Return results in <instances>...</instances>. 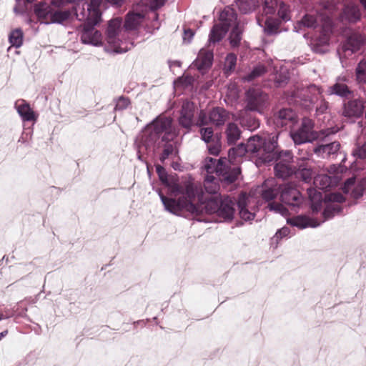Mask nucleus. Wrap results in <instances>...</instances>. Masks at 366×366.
<instances>
[{
    "label": "nucleus",
    "instance_id": "7",
    "mask_svg": "<svg viewBox=\"0 0 366 366\" xmlns=\"http://www.w3.org/2000/svg\"><path fill=\"white\" fill-rule=\"evenodd\" d=\"M104 0H91L89 4L86 2L78 4L75 8V14L79 21H85V23L98 24L102 18L100 7Z\"/></svg>",
    "mask_w": 366,
    "mask_h": 366
},
{
    "label": "nucleus",
    "instance_id": "42",
    "mask_svg": "<svg viewBox=\"0 0 366 366\" xmlns=\"http://www.w3.org/2000/svg\"><path fill=\"white\" fill-rule=\"evenodd\" d=\"M297 178L301 179L305 182H309L312 178V170L310 167H305L300 165L294 173Z\"/></svg>",
    "mask_w": 366,
    "mask_h": 366
},
{
    "label": "nucleus",
    "instance_id": "31",
    "mask_svg": "<svg viewBox=\"0 0 366 366\" xmlns=\"http://www.w3.org/2000/svg\"><path fill=\"white\" fill-rule=\"evenodd\" d=\"M248 202V197L246 193H241L238 197L237 205L239 209V214L240 217L245 220H250L252 213L246 209Z\"/></svg>",
    "mask_w": 366,
    "mask_h": 366
},
{
    "label": "nucleus",
    "instance_id": "30",
    "mask_svg": "<svg viewBox=\"0 0 366 366\" xmlns=\"http://www.w3.org/2000/svg\"><path fill=\"white\" fill-rule=\"evenodd\" d=\"M262 21L259 17H257V23L262 29L264 34L272 35L277 33L279 24L275 19L267 17L264 24H262Z\"/></svg>",
    "mask_w": 366,
    "mask_h": 366
},
{
    "label": "nucleus",
    "instance_id": "52",
    "mask_svg": "<svg viewBox=\"0 0 366 366\" xmlns=\"http://www.w3.org/2000/svg\"><path fill=\"white\" fill-rule=\"evenodd\" d=\"M115 102V111H122L126 109L130 104V100L129 98L124 96H121L117 99H114Z\"/></svg>",
    "mask_w": 366,
    "mask_h": 366
},
{
    "label": "nucleus",
    "instance_id": "62",
    "mask_svg": "<svg viewBox=\"0 0 366 366\" xmlns=\"http://www.w3.org/2000/svg\"><path fill=\"white\" fill-rule=\"evenodd\" d=\"M83 0H52L51 3L56 6H61L68 3H77Z\"/></svg>",
    "mask_w": 366,
    "mask_h": 366
},
{
    "label": "nucleus",
    "instance_id": "35",
    "mask_svg": "<svg viewBox=\"0 0 366 366\" xmlns=\"http://www.w3.org/2000/svg\"><path fill=\"white\" fill-rule=\"evenodd\" d=\"M71 16V13L68 10L51 11L49 14V19L45 21L46 24H62Z\"/></svg>",
    "mask_w": 366,
    "mask_h": 366
},
{
    "label": "nucleus",
    "instance_id": "6",
    "mask_svg": "<svg viewBox=\"0 0 366 366\" xmlns=\"http://www.w3.org/2000/svg\"><path fill=\"white\" fill-rule=\"evenodd\" d=\"M204 167L208 174L216 173L219 180L227 184L235 182L240 174V169L235 166L231 167L226 158L219 160L212 157L207 158Z\"/></svg>",
    "mask_w": 366,
    "mask_h": 366
},
{
    "label": "nucleus",
    "instance_id": "55",
    "mask_svg": "<svg viewBox=\"0 0 366 366\" xmlns=\"http://www.w3.org/2000/svg\"><path fill=\"white\" fill-rule=\"evenodd\" d=\"M267 71V67L263 64H257L253 66V79L264 74Z\"/></svg>",
    "mask_w": 366,
    "mask_h": 366
},
{
    "label": "nucleus",
    "instance_id": "59",
    "mask_svg": "<svg viewBox=\"0 0 366 366\" xmlns=\"http://www.w3.org/2000/svg\"><path fill=\"white\" fill-rule=\"evenodd\" d=\"M328 200L332 202L331 204H337L345 202V198L340 193H332L329 195Z\"/></svg>",
    "mask_w": 366,
    "mask_h": 366
},
{
    "label": "nucleus",
    "instance_id": "9",
    "mask_svg": "<svg viewBox=\"0 0 366 366\" xmlns=\"http://www.w3.org/2000/svg\"><path fill=\"white\" fill-rule=\"evenodd\" d=\"M320 22H322L324 26H330L332 23L326 10L323 12L312 11L305 14L302 19L296 23L294 30L299 32L302 27L315 29Z\"/></svg>",
    "mask_w": 366,
    "mask_h": 366
},
{
    "label": "nucleus",
    "instance_id": "22",
    "mask_svg": "<svg viewBox=\"0 0 366 366\" xmlns=\"http://www.w3.org/2000/svg\"><path fill=\"white\" fill-rule=\"evenodd\" d=\"M295 119V112L290 108H283L274 116V122L277 127H284Z\"/></svg>",
    "mask_w": 366,
    "mask_h": 366
},
{
    "label": "nucleus",
    "instance_id": "11",
    "mask_svg": "<svg viewBox=\"0 0 366 366\" xmlns=\"http://www.w3.org/2000/svg\"><path fill=\"white\" fill-rule=\"evenodd\" d=\"M122 22V19L119 18L110 20L107 31V42L114 46V51L117 53L126 52L129 49L127 46L122 47L120 46L119 36L121 31Z\"/></svg>",
    "mask_w": 366,
    "mask_h": 366
},
{
    "label": "nucleus",
    "instance_id": "40",
    "mask_svg": "<svg viewBox=\"0 0 366 366\" xmlns=\"http://www.w3.org/2000/svg\"><path fill=\"white\" fill-rule=\"evenodd\" d=\"M290 79L289 72L287 69L281 68L274 76V81L275 86L277 87L284 86L286 85Z\"/></svg>",
    "mask_w": 366,
    "mask_h": 366
},
{
    "label": "nucleus",
    "instance_id": "44",
    "mask_svg": "<svg viewBox=\"0 0 366 366\" xmlns=\"http://www.w3.org/2000/svg\"><path fill=\"white\" fill-rule=\"evenodd\" d=\"M355 74L358 82L366 84V59L358 63L355 69Z\"/></svg>",
    "mask_w": 366,
    "mask_h": 366
},
{
    "label": "nucleus",
    "instance_id": "26",
    "mask_svg": "<svg viewBox=\"0 0 366 366\" xmlns=\"http://www.w3.org/2000/svg\"><path fill=\"white\" fill-rule=\"evenodd\" d=\"M268 99L267 94L261 90L253 89V112L257 111L262 113L268 105Z\"/></svg>",
    "mask_w": 366,
    "mask_h": 366
},
{
    "label": "nucleus",
    "instance_id": "36",
    "mask_svg": "<svg viewBox=\"0 0 366 366\" xmlns=\"http://www.w3.org/2000/svg\"><path fill=\"white\" fill-rule=\"evenodd\" d=\"M52 11L50 6L47 5L45 3L40 2L35 5L34 6V13L39 18L44 19L46 21H48L49 19V14H51Z\"/></svg>",
    "mask_w": 366,
    "mask_h": 366
},
{
    "label": "nucleus",
    "instance_id": "16",
    "mask_svg": "<svg viewBox=\"0 0 366 366\" xmlns=\"http://www.w3.org/2000/svg\"><path fill=\"white\" fill-rule=\"evenodd\" d=\"M214 59L212 51L202 49L191 66L195 67L202 74L211 67Z\"/></svg>",
    "mask_w": 366,
    "mask_h": 366
},
{
    "label": "nucleus",
    "instance_id": "53",
    "mask_svg": "<svg viewBox=\"0 0 366 366\" xmlns=\"http://www.w3.org/2000/svg\"><path fill=\"white\" fill-rule=\"evenodd\" d=\"M252 0H235L236 4L238 6L239 11L244 14H248L250 12Z\"/></svg>",
    "mask_w": 366,
    "mask_h": 366
},
{
    "label": "nucleus",
    "instance_id": "8",
    "mask_svg": "<svg viewBox=\"0 0 366 366\" xmlns=\"http://www.w3.org/2000/svg\"><path fill=\"white\" fill-rule=\"evenodd\" d=\"M314 127L315 123L311 119L302 118L300 127L290 132V137L295 144L300 145L312 142L319 138L320 132H315Z\"/></svg>",
    "mask_w": 366,
    "mask_h": 366
},
{
    "label": "nucleus",
    "instance_id": "64",
    "mask_svg": "<svg viewBox=\"0 0 366 366\" xmlns=\"http://www.w3.org/2000/svg\"><path fill=\"white\" fill-rule=\"evenodd\" d=\"M251 89H249L247 91V106H246V110L247 111H252V96L250 95Z\"/></svg>",
    "mask_w": 366,
    "mask_h": 366
},
{
    "label": "nucleus",
    "instance_id": "20",
    "mask_svg": "<svg viewBox=\"0 0 366 366\" xmlns=\"http://www.w3.org/2000/svg\"><path fill=\"white\" fill-rule=\"evenodd\" d=\"M365 37L360 34H354L350 36L342 46L343 51L352 54L359 51L364 44Z\"/></svg>",
    "mask_w": 366,
    "mask_h": 366
},
{
    "label": "nucleus",
    "instance_id": "56",
    "mask_svg": "<svg viewBox=\"0 0 366 366\" xmlns=\"http://www.w3.org/2000/svg\"><path fill=\"white\" fill-rule=\"evenodd\" d=\"M156 172L159 176V178L161 182L163 183H167L168 182V176L166 172V169L162 165L157 164L156 165Z\"/></svg>",
    "mask_w": 366,
    "mask_h": 366
},
{
    "label": "nucleus",
    "instance_id": "2",
    "mask_svg": "<svg viewBox=\"0 0 366 366\" xmlns=\"http://www.w3.org/2000/svg\"><path fill=\"white\" fill-rule=\"evenodd\" d=\"M219 23L212 28L209 35V43L216 44L220 41L228 31L232 28L229 34V43L233 47L238 46L242 39V26L237 22V16L233 9L227 6L219 14Z\"/></svg>",
    "mask_w": 366,
    "mask_h": 366
},
{
    "label": "nucleus",
    "instance_id": "38",
    "mask_svg": "<svg viewBox=\"0 0 366 366\" xmlns=\"http://www.w3.org/2000/svg\"><path fill=\"white\" fill-rule=\"evenodd\" d=\"M24 34L21 29L13 30L9 36V41L11 46L19 48L23 44Z\"/></svg>",
    "mask_w": 366,
    "mask_h": 366
},
{
    "label": "nucleus",
    "instance_id": "14",
    "mask_svg": "<svg viewBox=\"0 0 366 366\" xmlns=\"http://www.w3.org/2000/svg\"><path fill=\"white\" fill-rule=\"evenodd\" d=\"M195 107L194 103L191 101L186 100L183 102L178 119L179 124L182 127L190 130L192 127L194 125Z\"/></svg>",
    "mask_w": 366,
    "mask_h": 366
},
{
    "label": "nucleus",
    "instance_id": "57",
    "mask_svg": "<svg viewBox=\"0 0 366 366\" xmlns=\"http://www.w3.org/2000/svg\"><path fill=\"white\" fill-rule=\"evenodd\" d=\"M355 184H356L355 177L348 178L347 179L345 180L342 189L344 193L349 194Z\"/></svg>",
    "mask_w": 366,
    "mask_h": 366
},
{
    "label": "nucleus",
    "instance_id": "37",
    "mask_svg": "<svg viewBox=\"0 0 366 366\" xmlns=\"http://www.w3.org/2000/svg\"><path fill=\"white\" fill-rule=\"evenodd\" d=\"M314 184L320 189H327L332 186V177L327 174L318 175L315 178Z\"/></svg>",
    "mask_w": 366,
    "mask_h": 366
},
{
    "label": "nucleus",
    "instance_id": "3",
    "mask_svg": "<svg viewBox=\"0 0 366 366\" xmlns=\"http://www.w3.org/2000/svg\"><path fill=\"white\" fill-rule=\"evenodd\" d=\"M180 192L186 197H179L177 200L167 198L163 194H160V199L164 209L176 215H179L182 211L198 214L200 211L194 202L196 198L198 199V195H201V192H204L202 188L188 182L182 189Z\"/></svg>",
    "mask_w": 366,
    "mask_h": 366
},
{
    "label": "nucleus",
    "instance_id": "27",
    "mask_svg": "<svg viewBox=\"0 0 366 366\" xmlns=\"http://www.w3.org/2000/svg\"><path fill=\"white\" fill-rule=\"evenodd\" d=\"M274 179H267L266 180L262 187V189L259 192H261V195L263 199L267 202L273 200L277 195V189L274 186H273Z\"/></svg>",
    "mask_w": 366,
    "mask_h": 366
},
{
    "label": "nucleus",
    "instance_id": "46",
    "mask_svg": "<svg viewBox=\"0 0 366 366\" xmlns=\"http://www.w3.org/2000/svg\"><path fill=\"white\" fill-rule=\"evenodd\" d=\"M365 189L366 180L362 179L360 182L355 185L349 194H350L353 198L359 199L363 195Z\"/></svg>",
    "mask_w": 366,
    "mask_h": 366
},
{
    "label": "nucleus",
    "instance_id": "21",
    "mask_svg": "<svg viewBox=\"0 0 366 366\" xmlns=\"http://www.w3.org/2000/svg\"><path fill=\"white\" fill-rule=\"evenodd\" d=\"M287 224L291 226L296 227L299 229H305L307 227H317L320 225V222L309 218L306 216L298 215L292 218H287Z\"/></svg>",
    "mask_w": 366,
    "mask_h": 366
},
{
    "label": "nucleus",
    "instance_id": "58",
    "mask_svg": "<svg viewBox=\"0 0 366 366\" xmlns=\"http://www.w3.org/2000/svg\"><path fill=\"white\" fill-rule=\"evenodd\" d=\"M320 104L316 107V112L317 114H324L327 112L329 108V103L322 98L319 100Z\"/></svg>",
    "mask_w": 366,
    "mask_h": 366
},
{
    "label": "nucleus",
    "instance_id": "15",
    "mask_svg": "<svg viewBox=\"0 0 366 366\" xmlns=\"http://www.w3.org/2000/svg\"><path fill=\"white\" fill-rule=\"evenodd\" d=\"M90 23H84L81 31V41L83 44L99 46L102 44V34Z\"/></svg>",
    "mask_w": 366,
    "mask_h": 366
},
{
    "label": "nucleus",
    "instance_id": "43",
    "mask_svg": "<svg viewBox=\"0 0 366 366\" xmlns=\"http://www.w3.org/2000/svg\"><path fill=\"white\" fill-rule=\"evenodd\" d=\"M204 189L208 194H214L219 189L216 179L213 176L207 175L204 184Z\"/></svg>",
    "mask_w": 366,
    "mask_h": 366
},
{
    "label": "nucleus",
    "instance_id": "5",
    "mask_svg": "<svg viewBox=\"0 0 366 366\" xmlns=\"http://www.w3.org/2000/svg\"><path fill=\"white\" fill-rule=\"evenodd\" d=\"M148 135L145 142L147 146L156 142L159 139L165 141L175 139L177 136L176 129L172 126V119L167 117L159 116L147 127Z\"/></svg>",
    "mask_w": 366,
    "mask_h": 366
},
{
    "label": "nucleus",
    "instance_id": "51",
    "mask_svg": "<svg viewBox=\"0 0 366 366\" xmlns=\"http://www.w3.org/2000/svg\"><path fill=\"white\" fill-rule=\"evenodd\" d=\"M269 211L280 214L283 217H287L289 214L287 209L280 203L270 202L267 207Z\"/></svg>",
    "mask_w": 366,
    "mask_h": 366
},
{
    "label": "nucleus",
    "instance_id": "39",
    "mask_svg": "<svg viewBox=\"0 0 366 366\" xmlns=\"http://www.w3.org/2000/svg\"><path fill=\"white\" fill-rule=\"evenodd\" d=\"M342 210V207L337 204H327L322 212L324 217L322 222L332 218L335 214L341 213Z\"/></svg>",
    "mask_w": 366,
    "mask_h": 366
},
{
    "label": "nucleus",
    "instance_id": "12",
    "mask_svg": "<svg viewBox=\"0 0 366 366\" xmlns=\"http://www.w3.org/2000/svg\"><path fill=\"white\" fill-rule=\"evenodd\" d=\"M322 89L315 84H311L306 89L301 91L297 97L301 104L307 109H310L319 102L322 97Z\"/></svg>",
    "mask_w": 366,
    "mask_h": 366
},
{
    "label": "nucleus",
    "instance_id": "18",
    "mask_svg": "<svg viewBox=\"0 0 366 366\" xmlns=\"http://www.w3.org/2000/svg\"><path fill=\"white\" fill-rule=\"evenodd\" d=\"M157 148L162 149V153L159 154V160L162 163L169 157H175L179 152L177 142L175 139L165 141L160 140L157 144Z\"/></svg>",
    "mask_w": 366,
    "mask_h": 366
},
{
    "label": "nucleus",
    "instance_id": "24",
    "mask_svg": "<svg viewBox=\"0 0 366 366\" xmlns=\"http://www.w3.org/2000/svg\"><path fill=\"white\" fill-rule=\"evenodd\" d=\"M229 119V112L224 108L217 107L209 111V120L216 127H221Z\"/></svg>",
    "mask_w": 366,
    "mask_h": 366
},
{
    "label": "nucleus",
    "instance_id": "63",
    "mask_svg": "<svg viewBox=\"0 0 366 366\" xmlns=\"http://www.w3.org/2000/svg\"><path fill=\"white\" fill-rule=\"evenodd\" d=\"M166 0H150V6L152 9H158L165 4Z\"/></svg>",
    "mask_w": 366,
    "mask_h": 366
},
{
    "label": "nucleus",
    "instance_id": "29",
    "mask_svg": "<svg viewBox=\"0 0 366 366\" xmlns=\"http://www.w3.org/2000/svg\"><path fill=\"white\" fill-rule=\"evenodd\" d=\"M227 142L229 145L234 144L241 137V131L239 127L233 122L227 124L225 129Z\"/></svg>",
    "mask_w": 366,
    "mask_h": 366
},
{
    "label": "nucleus",
    "instance_id": "34",
    "mask_svg": "<svg viewBox=\"0 0 366 366\" xmlns=\"http://www.w3.org/2000/svg\"><path fill=\"white\" fill-rule=\"evenodd\" d=\"M307 193L311 201L310 207L312 212H318L322 207V194L312 188L307 189Z\"/></svg>",
    "mask_w": 366,
    "mask_h": 366
},
{
    "label": "nucleus",
    "instance_id": "41",
    "mask_svg": "<svg viewBox=\"0 0 366 366\" xmlns=\"http://www.w3.org/2000/svg\"><path fill=\"white\" fill-rule=\"evenodd\" d=\"M247 152V145L244 143L239 144L237 147H232L228 151V157L230 159H234L236 157H242Z\"/></svg>",
    "mask_w": 366,
    "mask_h": 366
},
{
    "label": "nucleus",
    "instance_id": "45",
    "mask_svg": "<svg viewBox=\"0 0 366 366\" xmlns=\"http://www.w3.org/2000/svg\"><path fill=\"white\" fill-rule=\"evenodd\" d=\"M237 63V56L235 54L230 53L227 55L224 63V70L226 74H230L235 69Z\"/></svg>",
    "mask_w": 366,
    "mask_h": 366
},
{
    "label": "nucleus",
    "instance_id": "47",
    "mask_svg": "<svg viewBox=\"0 0 366 366\" xmlns=\"http://www.w3.org/2000/svg\"><path fill=\"white\" fill-rule=\"evenodd\" d=\"M277 14L279 17L284 21H288L291 19L290 11L289 6L284 2H280L277 6Z\"/></svg>",
    "mask_w": 366,
    "mask_h": 366
},
{
    "label": "nucleus",
    "instance_id": "33",
    "mask_svg": "<svg viewBox=\"0 0 366 366\" xmlns=\"http://www.w3.org/2000/svg\"><path fill=\"white\" fill-rule=\"evenodd\" d=\"M327 94L340 97H347L351 94V91L345 84L336 82L328 88Z\"/></svg>",
    "mask_w": 366,
    "mask_h": 366
},
{
    "label": "nucleus",
    "instance_id": "60",
    "mask_svg": "<svg viewBox=\"0 0 366 366\" xmlns=\"http://www.w3.org/2000/svg\"><path fill=\"white\" fill-rule=\"evenodd\" d=\"M352 155L360 159H366V142L360 147L356 148L352 152Z\"/></svg>",
    "mask_w": 366,
    "mask_h": 366
},
{
    "label": "nucleus",
    "instance_id": "17",
    "mask_svg": "<svg viewBox=\"0 0 366 366\" xmlns=\"http://www.w3.org/2000/svg\"><path fill=\"white\" fill-rule=\"evenodd\" d=\"M365 108V104L362 99L350 100L344 104L342 115L347 118H359L363 114Z\"/></svg>",
    "mask_w": 366,
    "mask_h": 366
},
{
    "label": "nucleus",
    "instance_id": "13",
    "mask_svg": "<svg viewBox=\"0 0 366 366\" xmlns=\"http://www.w3.org/2000/svg\"><path fill=\"white\" fill-rule=\"evenodd\" d=\"M280 199L284 204L293 208L299 207L302 202L300 192L291 184H286L282 187Z\"/></svg>",
    "mask_w": 366,
    "mask_h": 366
},
{
    "label": "nucleus",
    "instance_id": "32",
    "mask_svg": "<svg viewBox=\"0 0 366 366\" xmlns=\"http://www.w3.org/2000/svg\"><path fill=\"white\" fill-rule=\"evenodd\" d=\"M143 19L144 16L139 13H129L126 16L124 26L126 30H134L142 23Z\"/></svg>",
    "mask_w": 366,
    "mask_h": 366
},
{
    "label": "nucleus",
    "instance_id": "28",
    "mask_svg": "<svg viewBox=\"0 0 366 366\" xmlns=\"http://www.w3.org/2000/svg\"><path fill=\"white\" fill-rule=\"evenodd\" d=\"M15 108L24 122H30L35 119L33 110L24 100H22L20 104L16 102L15 104Z\"/></svg>",
    "mask_w": 366,
    "mask_h": 366
},
{
    "label": "nucleus",
    "instance_id": "23",
    "mask_svg": "<svg viewBox=\"0 0 366 366\" xmlns=\"http://www.w3.org/2000/svg\"><path fill=\"white\" fill-rule=\"evenodd\" d=\"M360 17L361 13L359 7L352 4L346 5L340 14L341 21L349 23H355L360 19Z\"/></svg>",
    "mask_w": 366,
    "mask_h": 366
},
{
    "label": "nucleus",
    "instance_id": "48",
    "mask_svg": "<svg viewBox=\"0 0 366 366\" xmlns=\"http://www.w3.org/2000/svg\"><path fill=\"white\" fill-rule=\"evenodd\" d=\"M279 4L277 0H264L263 3V12L266 14H274Z\"/></svg>",
    "mask_w": 366,
    "mask_h": 366
},
{
    "label": "nucleus",
    "instance_id": "54",
    "mask_svg": "<svg viewBox=\"0 0 366 366\" xmlns=\"http://www.w3.org/2000/svg\"><path fill=\"white\" fill-rule=\"evenodd\" d=\"M290 228L287 227H283L282 228L278 229L276 234L272 238V242H275L277 244L278 241L282 238L287 237L290 234Z\"/></svg>",
    "mask_w": 366,
    "mask_h": 366
},
{
    "label": "nucleus",
    "instance_id": "25",
    "mask_svg": "<svg viewBox=\"0 0 366 366\" xmlns=\"http://www.w3.org/2000/svg\"><path fill=\"white\" fill-rule=\"evenodd\" d=\"M198 202L204 204V209L208 213H217L219 209L220 199L217 197H208L204 192H201V195H198Z\"/></svg>",
    "mask_w": 366,
    "mask_h": 366
},
{
    "label": "nucleus",
    "instance_id": "49",
    "mask_svg": "<svg viewBox=\"0 0 366 366\" xmlns=\"http://www.w3.org/2000/svg\"><path fill=\"white\" fill-rule=\"evenodd\" d=\"M211 123L209 120V113L207 114L204 110H200L198 113L197 119L195 126L198 127H204V126L208 125Z\"/></svg>",
    "mask_w": 366,
    "mask_h": 366
},
{
    "label": "nucleus",
    "instance_id": "50",
    "mask_svg": "<svg viewBox=\"0 0 366 366\" xmlns=\"http://www.w3.org/2000/svg\"><path fill=\"white\" fill-rule=\"evenodd\" d=\"M269 211L280 214L283 217H287L289 214L287 209L280 203L270 202L267 207Z\"/></svg>",
    "mask_w": 366,
    "mask_h": 366
},
{
    "label": "nucleus",
    "instance_id": "1",
    "mask_svg": "<svg viewBox=\"0 0 366 366\" xmlns=\"http://www.w3.org/2000/svg\"><path fill=\"white\" fill-rule=\"evenodd\" d=\"M277 142L268 134L253 135V162L257 167L274 161V172L277 178L286 179L295 173L292 164L293 154L290 150L275 151Z\"/></svg>",
    "mask_w": 366,
    "mask_h": 366
},
{
    "label": "nucleus",
    "instance_id": "4",
    "mask_svg": "<svg viewBox=\"0 0 366 366\" xmlns=\"http://www.w3.org/2000/svg\"><path fill=\"white\" fill-rule=\"evenodd\" d=\"M338 129L335 127L327 128L320 131V137L317 144L312 147V152L317 157L322 159H334L340 151V143L332 140V136L335 134Z\"/></svg>",
    "mask_w": 366,
    "mask_h": 366
},
{
    "label": "nucleus",
    "instance_id": "10",
    "mask_svg": "<svg viewBox=\"0 0 366 366\" xmlns=\"http://www.w3.org/2000/svg\"><path fill=\"white\" fill-rule=\"evenodd\" d=\"M201 139L207 144L209 153L218 156L222 149V135L220 133H214L212 127H202L199 129Z\"/></svg>",
    "mask_w": 366,
    "mask_h": 366
},
{
    "label": "nucleus",
    "instance_id": "61",
    "mask_svg": "<svg viewBox=\"0 0 366 366\" xmlns=\"http://www.w3.org/2000/svg\"><path fill=\"white\" fill-rule=\"evenodd\" d=\"M194 35V32L191 29H184L183 40L184 42L190 43Z\"/></svg>",
    "mask_w": 366,
    "mask_h": 366
},
{
    "label": "nucleus",
    "instance_id": "19",
    "mask_svg": "<svg viewBox=\"0 0 366 366\" xmlns=\"http://www.w3.org/2000/svg\"><path fill=\"white\" fill-rule=\"evenodd\" d=\"M235 200H233L229 196L221 197L219 209H218V216L224 219L230 220L233 218L234 214Z\"/></svg>",
    "mask_w": 366,
    "mask_h": 366
}]
</instances>
